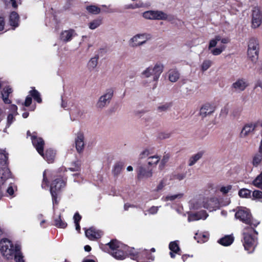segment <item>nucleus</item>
Instances as JSON below:
<instances>
[{
	"label": "nucleus",
	"instance_id": "obj_44",
	"mask_svg": "<svg viewBox=\"0 0 262 262\" xmlns=\"http://www.w3.org/2000/svg\"><path fill=\"white\" fill-rule=\"evenodd\" d=\"M212 64V61L210 60H204L202 64L201 68L203 71H206L208 69Z\"/></svg>",
	"mask_w": 262,
	"mask_h": 262
},
{
	"label": "nucleus",
	"instance_id": "obj_15",
	"mask_svg": "<svg viewBox=\"0 0 262 262\" xmlns=\"http://www.w3.org/2000/svg\"><path fill=\"white\" fill-rule=\"evenodd\" d=\"M262 20V15L258 9H255L252 11V27L254 28L258 27Z\"/></svg>",
	"mask_w": 262,
	"mask_h": 262
},
{
	"label": "nucleus",
	"instance_id": "obj_63",
	"mask_svg": "<svg viewBox=\"0 0 262 262\" xmlns=\"http://www.w3.org/2000/svg\"><path fill=\"white\" fill-rule=\"evenodd\" d=\"M7 192L10 195H12L14 194V189L12 186H9L7 189Z\"/></svg>",
	"mask_w": 262,
	"mask_h": 262
},
{
	"label": "nucleus",
	"instance_id": "obj_21",
	"mask_svg": "<svg viewBox=\"0 0 262 262\" xmlns=\"http://www.w3.org/2000/svg\"><path fill=\"white\" fill-rule=\"evenodd\" d=\"M256 128L253 123H250L246 124L243 127L242 131L240 133V137L245 138L248 136L250 133H253Z\"/></svg>",
	"mask_w": 262,
	"mask_h": 262
},
{
	"label": "nucleus",
	"instance_id": "obj_32",
	"mask_svg": "<svg viewBox=\"0 0 262 262\" xmlns=\"http://www.w3.org/2000/svg\"><path fill=\"white\" fill-rule=\"evenodd\" d=\"M124 163L122 162H118L115 163L113 169V173L115 176H118L124 167Z\"/></svg>",
	"mask_w": 262,
	"mask_h": 262
},
{
	"label": "nucleus",
	"instance_id": "obj_49",
	"mask_svg": "<svg viewBox=\"0 0 262 262\" xmlns=\"http://www.w3.org/2000/svg\"><path fill=\"white\" fill-rule=\"evenodd\" d=\"M13 257L16 262H24L23 256L20 253V250L16 252Z\"/></svg>",
	"mask_w": 262,
	"mask_h": 262
},
{
	"label": "nucleus",
	"instance_id": "obj_36",
	"mask_svg": "<svg viewBox=\"0 0 262 262\" xmlns=\"http://www.w3.org/2000/svg\"><path fill=\"white\" fill-rule=\"evenodd\" d=\"M98 55H96L93 58H92L88 63V67L90 69H94L97 65Z\"/></svg>",
	"mask_w": 262,
	"mask_h": 262
},
{
	"label": "nucleus",
	"instance_id": "obj_20",
	"mask_svg": "<svg viewBox=\"0 0 262 262\" xmlns=\"http://www.w3.org/2000/svg\"><path fill=\"white\" fill-rule=\"evenodd\" d=\"M249 84L244 78L238 79L235 82L232 84V88L236 91H244Z\"/></svg>",
	"mask_w": 262,
	"mask_h": 262
},
{
	"label": "nucleus",
	"instance_id": "obj_12",
	"mask_svg": "<svg viewBox=\"0 0 262 262\" xmlns=\"http://www.w3.org/2000/svg\"><path fill=\"white\" fill-rule=\"evenodd\" d=\"M165 14L161 11H147L143 13L144 18L148 19H163Z\"/></svg>",
	"mask_w": 262,
	"mask_h": 262
},
{
	"label": "nucleus",
	"instance_id": "obj_26",
	"mask_svg": "<svg viewBox=\"0 0 262 262\" xmlns=\"http://www.w3.org/2000/svg\"><path fill=\"white\" fill-rule=\"evenodd\" d=\"M234 239V237L232 235H228L220 238L218 243L222 246H229L233 243Z\"/></svg>",
	"mask_w": 262,
	"mask_h": 262
},
{
	"label": "nucleus",
	"instance_id": "obj_48",
	"mask_svg": "<svg viewBox=\"0 0 262 262\" xmlns=\"http://www.w3.org/2000/svg\"><path fill=\"white\" fill-rule=\"evenodd\" d=\"M49 182L46 176V171L45 170L43 172V179L41 184V187L43 188H45L46 187L49 186Z\"/></svg>",
	"mask_w": 262,
	"mask_h": 262
},
{
	"label": "nucleus",
	"instance_id": "obj_42",
	"mask_svg": "<svg viewBox=\"0 0 262 262\" xmlns=\"http://www.w3.org/2000/svg\"><path fill=\"white\" fill-rule=\"evenodd\" d=\"M221 40V36L216 35L214 39L210 40L208 48L210 49L212 48L215 47L216 46L217 41Z\"/></svg>",
	"mask_w": 262,
	"mask_h": 262
},
{
	"label": "nucleus",
	"instance_id": "obj_59",
	"mask_svg": "<svg viewBox=\"0 0 262 262\" xmlns=\"http://www.w3.org/2000/svg\"><path fill=\"white\" fill-rule=\"evenodd\" d=\"M5 25V22L4 18L2 16H0V31L4 30Z\"/></svg>",
	"mask_w": 262,
	"mask_h": 262
},
{
	"label": "nucleus",
	"instance_id": "obj_54",
	"mask_svg": "<svg viewBox=\"0 0 262 262\" xmlns=\"http://www.w3.org/2000/svg\"><path fill=\"white\" fill-rule=\"evenodd\" d=\"M198 212L201 219L205 220L208 216L206 211L205 210H202Z\"/></svg>",
	"mask_w": 262,
	"mask_h": 262
},
{
	"label": "nucleus",
	"instance_id": "obj_8",
	"mask_svg": "<svg viewBox=\"0 0 262 262\" xmlns=\"http://www.w3.org/2000/svg\"><path fill=\"white\" fill-rule=\"evenodd\" d=\"M163 66L161 63H157L153 68L149 67L142 72V74L146 77L153 75L154 81H157L163 70Z\"/></svg>",
	"mask_w": 262,
	"mask_h": 262
},
{
	"label": "nucleus",
	"instance_id": "obj_34",
	"mask_svg": "<svg viewBox=\"0 0 262 262\" xmlns=\"http://www.w3.org/2000/svg\"><path fill=\"white\" fill-rule=\"evenodd\" d=\"M262 161V153H258L255 155L253 158L252 164L254 166L257 167Z\"/></svg>",
	"mask_w": 262,
	"mask_h": 262
},
{
	"label": "nucleus",
	"instance_id": "obj_35",
	"mask_svg": "<svg viewBox=\"0 0 262 262\" xmlns=\"http://www.w3.org/2000/svg\"><path fill=\"white\" fill-rule=\"evenodd\" d=\"M180 74L177 71H170L169 74V79L171 82H176L179 78Z\"/></svg>",
	"mask_w": 262,
	"mask_h": 262
},
{
	"label": "nucleus",
	"instance_id": "obj_58",
	"mask_svg": "<svg viewBox=\"0 0 262 262\" xmlns=\"http://www.w3.org/2000/svg\"><path fill=\"white\" fill-rule=\"evenodd\" d=\"M170 136V133H161L160 134L159 138L161 139H164L166 138H168Z\"/></svg>",
	"mask_w": 262,
	"mask_h": 262
},
{
	"label": "nucleus",
	"instance_id": "obj_3",
	"mask_svg": "<svg viewBox=\"0 0 262 262\" xmlns=\"http://www.w3.org/2000/svg\"><path fill=\"white\" fill-rule=\"evenodd\" d=\"M66 182L61 177H58L52 181L50 191L52 196L53 205H58L59 201L57 199L59 195L61 189L66 186Z\"/></svg>",
	"mask_w": 262,
	"mask_h": 262
},
{
	"label": "nucleus",
	"instance_id": "obj_18",
	"mask_svg": "<svg viewBox=\"0 0 262 262\" xmlns=\"http://www.w3.org/2000/svg\"><path fill=\"white\" fill-rule=\"evenodd\" d=\"M13 93V89L10 86L5 87L1 92L2 98L5 104H11L12 101L9 99L10 95Z\"/></svg>",
	"mask_w": 262,
	"mask_h": 262
},
{
	"label": "nucleus",
	"instance_id": "obj_6",
	"mask_svg": "<svg viewBox=\"0 0 262 262\" xmlns=\"http://www.w3.org/2000/svg\"><path fill=\"white\" fill-rule=\"evenodd\" d=\"M235 217L243 223L256 227L257 224H253L252 223V215L248 210L246 208H241L235 214Z\"/></svg>",
	"mask_w": 262,
	"mask_h": 262
},
{
	"label": "nucleus",
	"instance_id": "obj_33",
	"mask_svg": "<svg viewBox=\"0 0 262 262\" xmlns=\"http://www.w3.org/2000/svg\"><path fill=\"white\" fill-rule=\"evenodd\" d=\"M238 195L242 198H251V191L246 188H242L238 191Z\"/></svg>",
	"mask_w": 262,
	"mask_h": 262
},
{
	"label": "nucleus",
	"instance_id": "obj_45",
	"mask_svg": "<svg viewBox=\"0 0 262 262\" xmlns=\"http://www.w3.org/2000/svg\"><path fill=\"white\" fill-rule=\"evenodd\" d=\"M226 47L224 45L222 46L220 48H216L211 51V53L214 55H219L225 49Z\"/></svg>",
	"mask_w": 262,
	"mask_h": 262
},
{
	"label": "nucleus",
	"instance_id": "obj_9",
	"mask_svg": "<svg viewBox=\"0 0 262 262\" xmlns=\"http://www.w3.org/2000/svg\"><path fill=\"white\" fill-rule=\"evenodd\" d=\"M122 243H120L116 239H111V241L105 244H100V249L104 252L110 253L111 255L113 252H115L119 248H122Z\"/></svg>",
	"mask_w": 262,
	"mask_h": 262
},
{
	"label": "nucleus",
	"instance_id": "obj_38",
	"mask_svg": "<svg viewBox=\"0 0 262 262\" xmlns=\"http://www.w3.org/2000/svg\"><path fill=\"white\" fill-rule=\"evenodd\" d=\"M86 10L89 13L94 14H97L100 12V8L94 5L87 6Z\"/></svg>",
	"mask_w": 262,
	"mask_h": 262
},
{
	"label": "nucleus",
	"instance_id": "obj_41",
	"mask_svg": "<svg viewBox=\"0 0 262 262\" xmlns=\"http://www.w3.org/2000/svg\"><path fill=\"white\" fill-rule=\"evenodd\" d=\"M160 158L158 156H151L148 158V164L149 165H156L159 161Z\"/></svg>",
	"mask_w": 262,
	"mask_h": 262
},
{
	"label": "nucleus",
	"instance_id": "obj_56",
	"mask_svg": "<svg viewBox=\"0 0 262 262\" xmlns=\"http://www.w3.org/2000/svg\"><path fill=\"white\" fill-rule=\"evenodd\" d=\"M170 158V155L169 154H165L163 156V158L161 161V164L163 166L165 165V164L167 162L169 159Z\"/></svg>",
	"mask_w": 262,
	"mask_h": 262
},
{
	"label": "nucleus",
	"instance_id": "obj_22",
	"mask_svg": "<svg viewBox=\"0 0 262 262\" xmlns=\"http://www.w3.org/2000/svg\"><path fill=\"white\" fill-rule=\"evenodd\" d=\"M169 248L170 250V255L172 258L175 257V254L181 255V249L179 246L177 241L171 242L169 244Z\"/></svg>",
	"mask_w": 262,
	"mask_h": 262
},
{
	"label": "nucleus",
	"instance_id": "obj_5",
	"mask_svg": "<svg viewBox=\"0 0 262 262\" xmlns=\"http://www.w3.org/2000/svg\"><path fill=\"white\" fill-rule=\"evenodd\" d=\"M130 258L137 262H150L154 260V257L147 250L136 252L134 249V251L132 252Z\"/></svg>",
	"mask_w": 262,
	"mask_h": 262
},
{
	"label": "nucleus",
	"instance_id": "obj_19",
	"mask_svg": "<svg viewBox=\"0 0 262 262\" xmlns=\"http://www.w3.org/2000/svg\"><path fill=\"white\" fill-rule=\"evenodd\" d=\"M76 148L78 152H81L84 148V135L83 134L79 132L77 133V138L75 139Z\"/></svg>",
	"mask_w": 262,
	"mask_h": 262
},
{
	"label": "nucleus",
	"instance_id": "obj_14",
	"mask_svg": "<svg viewBox=\"0 0 262 262\" xmlns=\"http://www.w3.org/2000/svg\"><path fill=\"white\" fill-rule=\"evenodd\" d=\"M113 93L114 91L112 89L107 90L106 93L99 98V101L97 104V106L100 108L104 107L106 103H108L109 100L112 99Z\"/></svg>",
	"mask_w": 262,
	"mask_h": 262
},
{
	"label": "nucleus",
	"instance_id": "obj_50",
	"mask_svg": "<svg viewBox=\"0 0 262 262\" xmlns=\"http://www.w3.org/2000/svg\"><path fill=\"white\" fill-rule=\"evenodd\" d=\"M182 194H174V195H167L165 198L166 201H173L177 198H181L182 197Z\"/></svg>",
	"mask_w": 262,
	"mask_h": 262
},
{
	"label": "nucleus",
	"instance_id": "obj_31",
	"mask_svg": "<svg viewBox=\"0 0 262 262\" xmlns=\"http://www.w3.org/2000/svg\"><path fill=\"white\" fill-rule=\"evenodd\" d=\"M0 164L3 166L8 164V154L5 150H0Z\"/></svg>",
	"mask_w": 262,
	"mask_h": 262
},
{
	"label": "nucleus",
	"instance_id": "obj_13",
	"mask_svg": "<svg viewBox=\"0 0 262 262\" xmlns=\"http://www.w3.org/2000/svg\"><path fill=\"white\" fill-rule=\"evenodd\" d=\"M150 38V35L147 34H137L132 38V46L137 47L145 43L146 39Z\"/></svg>",
	"mask_w": 262,
	"mask_h": 262
},
{
	"label": "nucleus",
	"instance_id": "obj_1",
	"mask_svg": "<svg viewBox=\"0 0 262 262\" xmlns=\"http://www.w3.org/2000/svg\"><path fill=\"white\" fill-rule=\"evenodd\" d=\"M257 234L258 232L253 228H245V231L243 233V245L249 253L253 252L257 246Z\"/></svg>",
	"mask_w": 262,
	"mask_h": 262
},
{
	"label": "nucleus",
	"instance_id": "obj_16",
	"mask_svg": "<svg viewBox=\"0 0 262 262\" xmlns=\"http://www.w3.org/2000/svg\"><path fill=\"white\" fill-rule=\"evenodd\" d=\"M86 236L90 240H95L101 237L102 232L94 227H91L85 230Z\"/></svg>",
	"mask_w": 262,
	"mask_h": 262
},
{
	"label": "nucleus",
	"instance_id": "obj_53",
	"mask_svg": "<svg viewBox=\"0 0 262 262\" xmlns=\"http://www.w3.org/2000/svg\"><path fill=\"white\" fill-rule=\"evenodd\" d=\"M15 116L13 114H9L7 116V125L10 126L12 123L15 120Z\"/></svg>",
	"mask_w": 262,
	"mask_h": 262
},
{
	"label": "nucleus",
	"instance_id": "obj_52",
	"mask_svg": "<svg viewBox=\"0 0 262 262\" xmlns=\"http://www.w3.org/2000/svg\"><path fill=\"white\" fill-rule=\"evenodd\" d=\"M10 111L11 112L10 114H13L15 116L18 114L17 106L15 104H11L9 107Z\"/></svg>",
	"mask_w": 262,
	"mask_h": 262
},
{
	"label": "nucleus",
	"instance_id": "obj_40",
	"mask_svg": "<svg viewBox=\"0 0 262 262\" xmlns=\"http://www.w3.org/2000/svg\"><path fill=\"white\" fill-rule=\"evenodd\" d=\"M72 167H70L69 169L71 171H79L80 170L81 164L79 161L73 162L72 163Z\"/></svg>",
	"mask_w": 262,
	"mask_h": 262
},
{
	"label": "nucleus",
	"instance_id": "obj_27",
	"mask_svg": "<svg viewBox=\"0 0 262 262\" xmlns=\"http://www.w3.org/2000/svg\"><path fill=\"white\" fill-rule=\"evenodd\" d=\"M11 176V172L8 168L0 169V182L4 184L6 180Z\"/></svg>",
	"mask_w": 262,
	"mask_h": 262
},
{
	"label": "nucleus",
	"instance_id": "obj_10",
	"mask_svg": "<svg viewBox=\"0 0 262 262\" xmlns=\"http://www.w3.org/2000/svg\"><path fill=\"white\" fill-rule=\"evenodd\" d=\"M32 143L34 147L39 155L43 154L44 150L45 141L43 139L37 136V133L33 132V135L32 136Z\"/></svg>",
	"mask_w": 262,
	"mask_h": 262
},
{
	"label": "nucleus",
	"instance_id": "obj_30",
	"mask_svg": "<svg viewBox=\"0 0 262 262\" xmlns=\"http://www.w3.org/2000/svg\"><path fill=\"white\" fill-rule=\"evenodd\" d=\"M204 154V152L203 151H201L198 152L196 154L192 156L189 160V166H191L193 165L199 159L202 157Z\"/></svg>",
	"mask_w": 262,
	"mask_h": 262
},
{
	"label": "nucleus",
	"instance_id": "obj_39",
	"mask_svg": "<svg viewBox=\"0 0 262 262\" xmlns=\"http://www.w3.org/2000/svg\"><path fill=\"white\" fill-rule=\"evenodd\" d=\"M102 24V20L101 19H96L93 20L92 21L90 22L89 23V28L92 29L94 30L98 27L101 24Z\"/></svg>",
	"mask_w": 262,
	"mask_h": 262
},
{
	"label": "nucleus",
	"instance_id": "obj_37",
	"mask_svg": "<svg viewBox=\"0 0 262 262\" xmlns=\"http://www.w3.org/2000/svg\"><path fill=\"white\" fill-rule=\"evenodd\" d=\"M252 184L257 188H261L262 186V172L258 175L253 181Z\"/></svg>",
	"mask_w": 262,
	"mask_h": 262
},
{
	"label": "nucleus",
	"instance_id": "obj_29",
	"mask_svg": "<svg viewBox=\"0 0 262 262\" xmlns=\"http://www.w3.org/2000/svg\"><path fill=\"white\" fill-rule=\"evenodd\" d=\"M54 225L59 228L64 229L68 225L67 223L61 219L60 214L54 219Z\"/></svg>",
	"mask_w": 262,
	"mask_h": 262
},
{
	"label": "nucleus",
	"instance_id": "obj_2",
	"mask_svg": "<svg viewBox=\"0 0 262 262\" xmlns=\"http://www.w3.org/2000/svg\"><path fill=\"white\" fill-rule=\"evenodd\" d=\"M20 250L18 245H14L12 242L7 239L4 238L0 242V251L2 254L8 259H13L16 252Z\"/></svg>",
	"mask_w": 262,
	"mask_h": 262
},
{
	"label": "nucleus",
	"instance_id": "obj_62",
	"mask_svg": "<svg viewBox=\"0 0 262 262\" xmlns=\"http://www.w3.org/2000/svg\"><path fill=\"white\" fill-rule=\"evenodd\" d=\"M253 124L256 128L259 126L262 127V119L258 120L256 122L253 123Z\"/></svg>",
	"mask_w": 262,
	"mask_h": 262
},
{
	"label": "nucleus",
	"instance_id": "obj_46",
	"mask_svg": "<svg viewBox=\"0 0 262 262\" xmlns=\"http://www.w3.org/2000/svg\"><path fill=\"white\" fill-rule=\"evenodd\" d=\"M172 106V103H166L162 105L159 106L158 107L159 112H165L167 111Z\"/></svg>",
	"mask_w": 262,
	"mask_h": 262
},
{
	"label": "nucleus",
	"instance_id": "obj_17",
	"mask_svg": "<svg viewBox=\"0 0 262 262\" xmlns=\"http://www.w3.org/2000/svg\"><path fill=\"white\" fill-rule=\"evenodd\" d=\"M56 151L52 148H48L46 150L45 152L43 151V154L40 155L48 163H53L54 162L56 157Z\"/></svg>",
	"mask_w": 262,
	"mask_h": 262
},
{
	"label": "nucleus",
	"instance_id": "obj_55",
	"mask_svg": "<svg viewBox=\"0 0 262 262\" xmlns=\"http://www.w3.org/2000/svg\"><path fill=\"white\" fill-rule=\"evenodd\" d=\"M232 188L231 185L223 186L221 188L220 191L224 194H227Z\"/></svg>",
	"mask_w": 262,
	"mask_h": 262
},
{
	"label": "nucleus",
	"instance_id": "obj_51",
	"mask_svg": "<svg viewBox=\"0 0 262 262\" xmlns=\"http://www.w3.org/2000/svg\"><path fill=\"white\" fill-rule=\"evenodd\" d=\"M32 102V98L29 95L26 97L25 101L23 105L26 107H29L31 104Z\"/></svg>",
	"mask_w": 262,
	"mask_h": 262
},
{
	"label": "nucleus",
	"instance_id": "obj_64",
	"mask_svg": "<svg viewBox=\"0 0 262 262\" xmlns=\"http://www.w3.org/2000/svg\"><path fill=\"white\" fill-rule=\"evenodd\" d=\"M149 155V151L147 149H145L144 151H142V152L140 155V158H143L145 157L146 156H148Z\"/></svg>",
	"mask_w": 262,
	"mask_h": 262
},
{
	"label": "nucleus",
	"instance_id": "obj_25",
	"mask_svg": "<svg viewBox=\"0 0 262 262\" xmlns=\"http://www.w3.org/2000/svg\"><path fill=\"white\" fill-rule=\"evenodd\" d=\"M137 173V176L139 179H141L143 178H149L152 176V172L151 170H147L142 166L139 167Z\"/></svg>",
	"mask_w": 262,
	"mask_h": 262
},
{
	"label": "nucleus",
	"instance_id": "obj_57",
	"mask_svg": "<svg viewBox=\"0 0 262 262\" xmlns=\"http://www.w3.org/2000/svg\"><path fill=\"white\" fill-rule=\"evenodd\" d=\"M81 216L79 214V213L77 212L74 214L73 219L74 220V223H79L81 220Z\"/></svg>",
	"mask_w": 262,
	"mask_h": 262
},
{
	"label": "nucleus",
	"instance_id": "obj_4",
	"mask_svg": "<svg viewBox=\"0 0 262 262\" xmlns=\"http://www.w3.org/2000/svg\"><path fill=\"white\" fill-rule=\"evenodd\" d=\"M259 43L258 40L254 38L250 39L248 43L247 54L252 62H256L258 58Z\"/></svg>",
	"mask_w": 262,
	"mask_h": 262
},
{
	"label": "nucleus",
	"instance_id": "obj_47",
	"mask_svg": "<svg viewBox=\"0 0 262 262\" xmlns=\"http://www.w3.org/2000/svg\"><path fill=\"white\" fill-rule=\"evenodd\" d=\"M262 199V191L255 190L252 192V200Z\"/></svg>",
	"mask_w": 262,
	"mask_h": 262
},
{
	"label": "nucleus",
	"instance_id": "obj_60",
	"mask_svg": "<svg viewBox=\"0 0 262 262\" xmlns=\"http://www.w3.org/2000/svg\"><path fill=\"white\" fill-rule=\"evenodd\" d=\"M164 180H161L160 183L158 184V185L157 187L156 190L157 191H159L163 189V188L164 187Z\"/></svg>",
	"mask_w": 262,
	"mask_h": 262
},
{
	"label": "nucleus",
	"instance_id": "obj_24",
	"mask_svg": "<svg viewBox=\"0 0 262 262\" xmlns=\"http://www.w3.org/2000/svg\"><path fill=\"white\" fill-rule=\"evenodd\" d=\"M74 32V30L73 29H70L69 30L62 31L60 33V39L66 42L70 41L72 38Z\"/></svg>",
	"mask_w": 262,
	"mask_h": 262
},
{
	"label": "nucleus",
	"instance_id": "obj_11",
	"mask_svg": "<svg viewBox=\"0 0 262 262\" xmlns=\"http://www.w3.org/2000/svg\"><path fill=\"white\" fill-rule=\"evenodd\" d=\"M215 110V106L209 103H206L203 104L200 110L199 115L202 118H204L208 115H211Z\"/></svg>",
	"mask_w": 262,
	"mask_h": 262
},
{
	"label": "nucleus",
	"instance_id": "obj_43",
	"mask_svg": "<svg viewBox=\"0 0 262 262\" xmlns=\"http://www.w3.org/2000/svg\"><path fill=\"white\" fill-rule=\"evenodd\" d=\"M201 217H200V215L198 214V212H195L194 213H191L189 214L188 217V221L189 222L191 221H198L199 220H201Z\"/></svg>",
	"mask_w": 262,
	"mask_h": 262
},
{
	"label": "nucleus",
	"instance_id": "obj_23",
	"mask_svg": "<svg viewBox=\"0 0 262 262\" xmlns=\"http://www.w3.org/2000/svg\"><path fill=\"white\" fill-rule=\"evenodd\" d=\"M19 20V16L18 14L12 11L9 15V23L10 26L14 27V29L18 26V21Z\"/></svg>",
	"mask_w": 262,
	"mask_h": 262
},
{
	"label": "nucleus",
	"instance_id": "obj_61",
	"mask_svg": "<svg viewBox=\"0 0 262 262\" xmlns=\"http://www.w3.org/2000/svg\"><path fill=\"white\" fill-rule=\"evenodd\" d=\"M185 177V174L184 173H179V174L175 175V178L179 180H182L183 179H184Z\"/></svg>",
	"mask_w": 262,
	"mask_h": 262
},
{
	"label": "nucleus",
	"instance_id": "obj_28",
	"mask_svg": "<svg viewBox=\"0 0 262 262\" xmlns=\"http://www.w3.org/2000/svg\"><path fill=\"white\" fill-rule=\"evenodd\" d=\"M29 94L30 96L37 103H40L42 102V99L41 98L40 94L34 87L32 88V90L29 91Z\"/></svg>",
	"mask_w": 262,
	"mask_h": 262
},
{
	"label": "nucleus",
	"instance_id": "obj_7",
	"mask_svg": "<svg viewBox=\"0 0 262 262\" xmlns=\"http://www.w3.org/2000/svg\"><path fill=\"white\" fill-rule=\"evenodd\" d=\"M133 251H134V248L129 247L124 244L121 248H119L115 252H113L112 255L116 259L123 260L127 257L131 258L132 252Z\"/></svg>",
	"mask_w": 262,
	"mask_h": 262
}]
</instances>
